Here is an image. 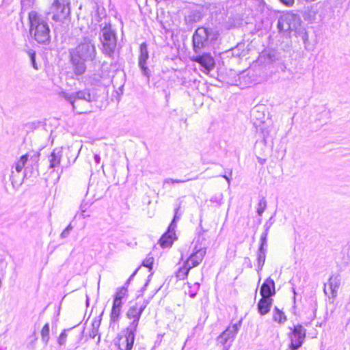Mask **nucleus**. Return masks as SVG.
Returning a JSON list of instances; mask_svg holds the SVG:
<instances>
[{
	"mask_svg": "<svg viewBox=\"0 0 350 350\" xmlns=\"http://www.w3.org/2000/svg\"><path fill=\"white\" fill-rule=\"evenodd\" d=\"M96 49L93 40L89 37L83 38L77 46L70 50V61L73 72L81 75L86 70V62L95 60Z\"/></svg>",
	"mask_w": 350,
	"mask_h": 350,
	"instance_id": "f257e3e1",
	"label": "nucleus"
},
{
	"mask_svg": "<svg viewBox=\"0 0 350 350\" xmlns=\"http://www.w3.org/2000/svg\"><path fill=\"white\" fill-rule=\"evenodd\" d=\"M29 32L39 44H49L51 42V29L47 20L36 11H31L28 15Z\"/></svg>",
	"mask_w": 350,
	"mask_h": 350,
	"instance_id": "f03ea898",
	"label": "nucleus"
},
{
	"mask_svg": "<svg viewBox=\"0 0 350 350\" xmlns=\"http://www.w3.org/2000/svg\"><path fill=\"white\" fill-rule=\"evenodd\" d=\"M278 26L280 31H295L304 43L308 41V32L302 26L300 17L297 14L287 13L282 16L278 21Z\"/></svg>",
	"mask_w": 350,
	"mask_h": 350,
	"instance_id": "7ed1b4c3",
	"label": "nucleus"
},
{
	"mask_svg": "<svg viewBox=\"0 0 350 350\" xmlns=\"http://www.w3.org/2000/svg\"><path fill=\"white\" fill-rule=\"evenodd\" d=\"M61 95L72 105L73 110L77 113H83L90 111L92 96L89 92L81 90L72 94L62 92Z\"/></svg>",
	"mask_w": 350,
	"mask_h": 350,
	"instance_id": "20e7f679",
	"label": "nucleus"
},
{
	"mask_svg": "<svg viewBox=\"0 0 350 350\" xmlns=\"http://www.w3.org/2000/svg\"><path fill=\"white\" fill-rule=\"evenodd\" d=\"M52 19L55 22L64 23L70 14L69 0H53L51 7Z\"/></svg>",
	"mask_w": 350,
	"mask_h": 350,
	"instance_id": "39448f33",
	"label": "nucleus"
},
{
	"mask_svg": "<svg viewBox=\"0 0 350 350\" xmlns=\"http://www.w3.org/2000/svg\"><path fill=\"white\" fill-rule=\"evenodd\" d=\"M100 40L103 43V53L111 56L116 46V38L110 27H105L102 29Z\"/></svg>",
	"mask_w": 350,
	"mask_h": 350,
	"instance_id": "423d86ee",
	"label": "nucleus"
},
{
	"mask_svg": "<svg viewBox=\"0 0 350 350\" xmlns=\"http://www.w3.org/2000/svg\"><path fill=\"white\" fill-rule=\"evenodd\" d=\"M145 308V304L138 302H136L134 305L129 307L126 315L132 322L127 328L137 331L139 319Z\"/></svg>",
	"mask_w": 350,
	"mask_h": 350,
	"instance_id": "0eeeda50",
	"label": "nucleus"
},
{
	"mask_svg": "<svg viewBox=\"0 0 350 350\" xmlns=\"http://www.w3.org/2000/svg\"><path fill=\"white\" fill-rule=\"evenodd\" d=\"M241 321L238 323L233 324L228 326L225 331H224L217 338V342L224 346L223 350H228L230 344H228L234 340L239 327H241Z\"/></svg>",
	"mask_w": 350,
	"mask_h": 350,
	"instance_id": "6e6552de",
	"label": "nucleus"
},
{
	"mask_svg": "<svg viewBox=\"0 0 350 350\" xmlns=\"http://www.w3.org/2000/svg\"><path fill=\"white\" fill-rule=\"evenodd\" d=\"M208 30L204 27H199L193 36V49L198 53L200 49L208 44Z\"/></svg>",
	"mask_w": 350,
	"mask_h": 350,
	"instance_id": "1a4fd4ad",
	"label": "nucleus"
},
{
	"mask_svg": "<svg viewBox=\"0 0 350 350\" xmlns=\"http://www.w3.org/2000/svg\"><path fill=\"white\" fill-rule=\"evenodd\" d=\"M136 331L126 328L124 331V334L118 338L117 345L119 350H131L135 340V333Z\"/></svg>",
	"mask_w": 350,
	"mask_h": 350,
	"instance_id": "9d476101",
	"label": "nucleus"
},
{
	"mask_svg": "<svg viewBox=\"0 0 350 350\" xmlns=\"http://www.w3.org/2000/svg\"><path fill=\"white\" fill-rule=\"evenodd\" d=\"M292 332L290 335L291 343L293 345H302L306 336V329L301 325H297L291 329Z\"/></svg>",
	"mask_w": 350,
	"mask_h": 350,
	"instance_id": "9b49d317",
	"label": "nucleus"
},
{
	"mask_svg": "<svg viewBox=\"0 0 350 350\" xmlns=\"http://www.w3.org/2000/svg\"><path fill=\"white\" fill-rule=\"evenodd\" d=\"M206 250L204 247L194 248L193 252L189 256L186 262L187 266L193 268L199 265L206 254Z\"/></svg>",
	"mask_w": 350,
	"mask_h": 350,
	"instance_id": "f8f14e48",
	"label": "nucleus"
},
{
	"mask_svg": "<svg viewBox=\"0 0 350 350\" xmlns=\"http://www.w3.org/2000/svg\"><path fill=\"white\" fill-rule=\"evenodd\" d=\"M177 219L176 215H175L173 221L169 226L167 232L164 234L160 239V245L162 247H170L174 241L176 239V234L174 231V222Z\"/></svg>",
	"mask_w": 350,
	"mask_h": 350,
	"instance_id": "ddd939ff",
	"label": "nucleus"
},
{
	"mask_svg": "<svg viewBox=\"0 0 350 350\" xmlns=\"http://www.w3.org/2000/svg\"><path fill=\"white\" fill-rule=\"evenodd\" d=\"M193 61L199 63L206 70V73H208L215 67V60L209 54H204L200 56L193 57Z\"/></svg>",
	"mask_w": 350,
	"mask_h": 350,
	"instance_id": "4468645a",
	"label": "nucleus"
},
{
	"mask_svg": "<svg viewBox=\"0 0 350 350\" xmlns=\"http://www.w3.org/2000/svg\"><path fill=\"white\" fill-rule=\"evenodd\" d=\"M148 52L146 43H142L140 46V55L139 57V66L140 67L143 75L149 77V70L146 66V62L148 59Z\"/></svg>",
	"mask_w": 350,
	"mask_h": 350,
	"instance_id": "2eb2a0df",
	"label": "nucleus"
},
{
	"mask_svg": "<svg viewBox=\"0 0 350 350\" xmlns=\"http://www.w3.org/2000/svg\"><path fill=\"white\" fill-rule=\"evenodd\" d=\"M260 293L263 297H271L275 293V282L273 279L268 278L262 284Z\"/></svg>",
	"mask_w": 350,
	"mask_h": 350,
	"instance_id": "dca6fc26",
	"label": "nucleus"
},
{
	"mask_svg": "<svg viewBox=\"0 0 350 350\" xmlns=\"http://www.w3.org/2000/svg\"><path fill=\"white\" fill-rule=\"evenodd\" d=\"M340 278L339 275H332L328 282V287L330 290L331 297L334 299L338 294V290L340 286Z\"/></svg>",
	"mask_w": 350,
	"mask_h": 350,
	"instance_id": "f3484780",
	"label": "nucleus"
},
{
	"mask_svg": "<svg viewBox=\"0 0 350 350\" xmlns=\"http://www.w3.org/2000/svg\"><path fill=\"white\" fill-rule=\"evenodd\" d=\"M273 299L271 297H263L260 299L258 304V310L261 315L267 314L272 305Z\"/></svg>",
	"mask_w": 350,
	"mask_h": 350,
	"instance_id": "a211bd4d",
	"label": "nucleus"
},
{
	"mask_svg": "<svg viewBox=\"0 0 350 350\" xmlns=\"http://www.w3.org/2000/svg\"><path fill=\"white\" fill-rule=\"evenodd\" d=\"M62 156V148L55 149L49 157V167L55 168L59 165Z\"/></svg>",
	"mask_w": 350,
	"mask_h": 350,
	"instance_id": "6ab92c4d",
	"label": "nucleus"
},
{
	"mask_svg": "<svg viewBox=\"0 0 350 350\" xmlns=\"http://www.w3.org/2000/svg\"><path fill=\"white\" fill-rule=\"evenodd\" d=\"M122 304L113 301V306L110 314V323H116L118 321L122 310Z\"/></svg>",
	"mask_w": 350,
	"mask_h": 350,
	"instance_id": "aec40b11",
	"label": "nucleus"
},
{
	"mask_svg": "<svg viewBox=\"0 0 350 350\" xmlns=\"http://www.w3.org/2000/svg\"><path fill=\"white\" fill-rule=\"evenodd\" d=\"M273 320L280 325H283L286 321L287 318L285 314L278 307H275L273 310Z\"/></svg>",
	"mask_w": 350,
	"mask_h": 350,
	"instance_id": "412c9836",
	"label": "nucleus"
},
{
	"mask_svg": "<svg viewBox=\"0 0 350 350\" xmlns=\"http://www.w3.org/2000/svg\"><path fill=\"white\" fill-rule=\"evenodd\" d=\"M28 158L29 156L27 154L22 155L12 166V169L14 168L17 173L21 172L28 161Z\"/></svg>",
	"mask_w": 350,
	"mask_h": 350,
	"instance_id": "4be33fe9",
	"label": "nucleus"
},
{
	"mask_svg": "<svg viewBox=\"0 0 350 350\" xmlns=\"http://www.w3.org/2000/svg\"><path fill=\"white\" fill-rule=\"evenodd\" d=\"M128 290L126 287L122 286L119 288L115 295L114 302L122 304V299L127 295Z\"/></svg>",
	"mask_w": 350,
	"mask_h": 350,
	"instance_id": "5701e85b",
	"label": "nucleus"
},
{
	"mask_svg": "<svg viewBox=\"0 0 350 350\" xmlns=\"http://www.w3.org/2000/svg\"><path fill=\"white\" fill-rule=\"evenodd\" d=\"M192 269L191 267H189V266H187V262H185L184 266L183 267H180L177 273H176V277L179 280H184L187 278L188 273L189 270Z\"/></svg>",
	"mask_w": 350,
	"mask_h": 350,
	"instance_id": "b1692460",
	"label": "nucleus"
},
{
	"mask_svg": "<svg viewBox=\"0 0 350 350\" xmlns=\"http://www.w3.org/2000/svg\"><path fill=\"white\" fill-rule=\"evenodd\" d=\"M265 258H266V251L264 248L262 247H260L258 250V271L261 270L265 262Z\"/></svg>",
	"mask_w": 350,
	"mask_h": 350,
	"instance_id": "393cba45",
	"label": "nucleus"
},
{
	"mask_svg": "<svg viewBox=\"0 0 350 350\" xmlns=\"http://www.w3.org/2000/svg\"><path fill=\"white\" fill-rule=\"evenodd\" d=\"M41 336L42 341L47 344L49 340V325L46 323L41 330Z\"/></svg>",
	"mask_w": 350,
	"mask_h": 350,
	"instance_id": "a878e982",
	"label": "nucleus"
},
{
	"mask_svg": "<svg viewBox=\"0 0 350 350\" xmlns=\"http://www.w3.org/2000/svg\"><path fill=\"white\" fill-rule=\"evenodd\" d=\"M267 208V201L265 198H262L258 203L257 213L261 217Z\"/></svg>",
	"mask_w": 350,
	"mask_h": 350,
	"instance_id": "bb28decb",
	"label": "nucleus"
},
{
	"mask_svg": "<svg viewBox=\"0 0 350 350\" xmlns=\"http://www.w3.org/2000/svg\"><path fill=\"white\" fill-rule=\"evenodd\" d=\"M153 262H154V258L152 256H151L150 255H148L144 259L142 264L144 267H146L149 268L150 269H151Z\"/></svg>",
	"mask_w": 350,
	"mask_h": 350,
	"instance_id": "cd10ccee",
	"label": "nucleus"
},
{
	"mask_svg": "<svg viewBox=\"0 0 350 350\" xmlns=\"http://www.w3.org/2000/svg\"><path fill=\"white\" fill-rule=\"evenodd\" d=\"M66 338H67V334H66V330H64L63 332L61 333V334L59 335V336L57 339L58 344L59 345H65Z\"/></svg>",
	"mask_w": 350,
	"mask_h": 350,
	"instance_id": "c85d7f7f",
	"label": "nucleus"
},
{
	"mask_svg": "<svg viewBox=\"0 0 350 350\" xmlns=\"http://www.w3.org/2000/svg\"><path fill=\"white\" fill-rule=\"evenodd\" d=\"M185 182H186V180H179V179L167 178L163 181V186L165 185H171V184H174V183H183Z\"/></svg>",
	"mask_w": 350,
	"mask_h": 350,
	"instance_id": "c756f323",
	"label": "nucleus"
},
{
	"mask_svg": "<svg viewBox=\"0 0 350 350\" xmlns=\"http://www.w3.org/2000/svg\"><path fill=\"white\" fill-rule=\"evenodd\" d=\"M267 230H266V231L265 232H263L260 237V241H261L260 247H262V248H264V245H266V243H267V234H268Z\"/></svg>",
	"mask_w": 350,
	"mask_h": 350,
	"instance_id": "7c9ffc66",
	"label": "nucleus"
},
{
	"mask_svg": "<svg viewBox=\"0 0 350 350\" xmlns=\"http://www.w3.org/2000/svg\"><path fill=\"white\" fill-rule=\"evenodd\" d=\"M72 229V226H71V225H68V226L64 229V230L62 232V234H61V235H60V236H61V237H62V238H65V237H66L69 234V233H70V230H71Z\"/></svg>",
	"mask_w": 350,
	"mask_h": 350,
	"instance_id": "2f4dec72",
	"label": "nucleus"
},
{
	"mask_svg": "<svg viewBox=\"0 0 350 350\" xmlns=\"http://www.w3.org/2000/svg\"><path fill=\"white\" fill-rule=\"evenodd\" d=\"M7 267V262L2 259H0V273H2L5 271Z\"/></svg>",
	"mask_w": 350,
	"mask_h": 350,
	"instance_id": "473e14b6",
	"label": "nucleus"
},
{
	"mask_svg": "<svg viewBox=\"0 0 350 350\" xmlns=\"http://www.w3.org/2000/svg\"><path fill=\"white\" fill-rule=\"evenodd\" d=\"M280 1L286 6H292L294 3V0H280Z\"/></svg>",
	"mask_w": 350,
	"mask_h": 350,
	"instance_id": "72a5a7b5",
	"label": "nucleus"
},
{
	"mask_svg": "<svg viewBox=\"0 0 350 350\" xmlns=\"http://www.w3.org/2000/svg\"><path fill=\"white\" fill-rule=\"evenodd\" d=\"M301 346L297 345H293L292 343H290L289 350H297Z\"/></svg>",
	"mask_w": 350,
	"mask_h": 350,
	"instance_id": "f704fd0d",
	"label": "nucleus"
},
{
	"mask_svg": "<svg viewBox=\"0 0 350 350\" xmlns=\"http://www.w3.org/2000/svg\"><path fill=\"white\" fill-rule=\"evenodd\" d=\"M31 60L33 68L35 69H38V68L36 65V63H35V54L34 53L31 54Z\"/></svg>",
	"mask_w": 350,
	"mask_h": 350,
	"instance_id": "c9c22d12",
	"label": "nucleus"
},
{
	"mask_svg": "<svg viewBox=\"0 0 350 350\" xmlns=\"http://www.w3.org/2000/svg\"><path fill=\"white\" fill-rule=\"evenodd\" d=\"M94 160H95V162L98 164L100 161V157L98 154H95Z\"/></svg>",
	"mask_w": 350,
	"mask_h": 350,
	"instance_id": "e433bc0d",
	"label": "nucleus"
},
{
	"mask_svg": "<svg viewBox=\"0 0 350 350\" xmlns=\"http://www.w3.org/2000/svg\"><path fill=\"white\" fill-rule=\"evenodd\" d=\"M14 177H15L14 172L13 170H12L11 175H10V178H11L12 184L14 183L13 182H14Z\"/></svg>",
	"mask_w": 350,
	"mask_h": 350,
	"instance_id": "4c0bfd02",
	"label": "nucleus"
},
{
	"mask_svg": "<svg viewBox=\"0 0 350 350\" xmlns=\"http://www.w3.org/2000/svg\"><path fill=\"white\" fill-rule=\"evenodd\" d=\"M223 177L228 181V184H230V178L226 176H223Z\"/></svg>",
	"mask_w": 350,
	"mask_h": 350,
	"instance_id": "58836bf2",
	"label": "nucleus"
},
{
	"mask_svg": "<svg viewBox=\"0 0 350 350\" xmlns=\"http://www.w3.org/2000/svg\"><path fill=\"white\" fill-rule=\"evenodd\" d=\"M324 292H325V294L327 293V292H326V288H325V287L324 288Z\"/></svg>",
	"mask_w": 350,
	"mask_h": 350,
	"instance_id": "ea45409f",
	"label": "nucleus"
},
{
	"mask_svg": "<svg viewBox=\"0 0 350 350\" xmlns=\"http://www.w3.org/2000/svg\"><path fill=\"white\" fill-rule=\"evenodd\" d=\"M81 148H82V146H80V148H79V152H80V150H81ZM79 152H78V154H79Z\"/></svg>",
	"mask_w": 350,
	"mask_h": 350,
	"instance_id": "a19ab883",
	"label": "nucleus"
}]
</instances>
